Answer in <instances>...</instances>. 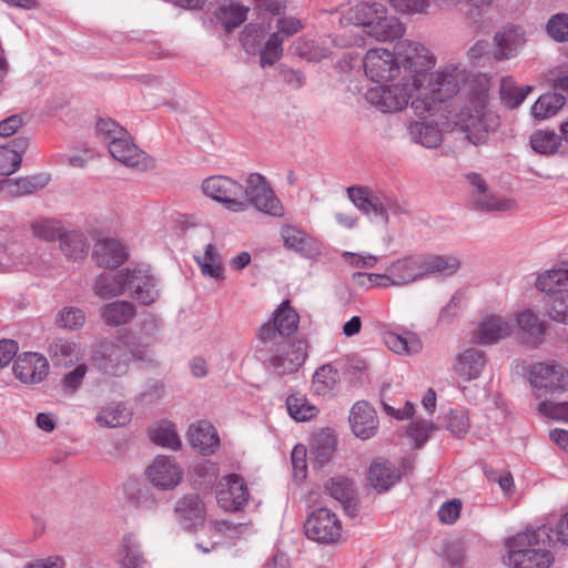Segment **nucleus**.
I'll use <instances>...</instances> for the list:
<instances>
[{
  "label": "nucleus",
  "instance_id": "412c9836",
  "mask_svg": "<svg viewBox=\"0 0 568 568\" xmlns=\"http://www.w3.org/2000/svg\"><path fill=\"white\" fill-rule=\"evenodd\" d=\"M349 424L354 435L363 440L375 436L378 417L374 407L365 402H356L349 413Z\"/></svg>",
  "mask_w": 568,
  "mask_h": 568
},
{
  "label": "nucleus",
  "instance_id": "4468645a",
  "mask_svg": "<svg viewBox=\"0 0 568 568\" xmlns=\"http://www.w3.org/2000/svg\"><path fill=\"white\" fill-rule=\"evenodd\" d=\"M12 369L14 377L21 383L36 385L45 379L50 366L44 355L37 352H24L17 356Z\"/></svg>",
  "mask_w": 568,
  "mask_h": 568
},
{
  "label": "nucleus",
  "instance_id": "f8f14e48",
  "mask_svg": "<svg viewBox=\"0 0 568 568\" xmlns=\"http://www.w3.org/2000/svg\"><path fill=\"white\" fill-rule=\"evenodd\" d=\"M298 322V313L291 306L290 301H284L273 312L272 318L260 327L257 337L266 343L273 341L276 334L290 336L296 332Z\"/></svg>",
  "mask_w": 568,
  "mask_h": 568
},
{
  "label": "nucleus",
  "instance_id": "69168bd1",
  "mask_svg": "<svg viewBox=\"0 0 568 568\" xmlns=\"http://www.w3.org/2000/svg\"><path fill=\"white\" fill-rule=\"evenodd\" d=\"M446 428L453 436L463 437L469 429L468 415L464 410H450L446 419Z\"/></svg>",
  "mask_w": 568,
  "mask_h": 568
},
{
  "label": "nucleus",
  "instance_id": "7c9ffc66",
  "mask_svg": "<svg viewBox=\"0 0 568 568\" xmlns=\"http://www.w3.org/2000/svg\"><path fill=\"white\" fill-rule=\"evenodd\" d=\"M49 183L47 175H33L17 179H6L0 183V191L11 197L30 195L42 190Z\"/></svg>",
  "mask_w": 568,
  "mask_h": 568
},
{
  "label": "nucleus",
  "instance_id": "a18cd8bd",
  "mask_svg": "<svg viewBox=\"0 0 568 568\" xmlns=\"http://www.w3.org/2000/svg\"><path fill=\"white\" fill-rule=\"evenodd\" d=\"M566 103V97L560 93L540 95L531 108V114L537 120L554 116Z\"/></svg>",
  "mask_w": 568,
  "mask_h": 568
},
{
  "label": "nucleus",
  "instance_id": "c9c22d12",
  "mask_svg": "<svg viewBox=\"0 0 568 568\" xmlns=\"http://www.w3.org/2000/svg\"><path fill=\"white\" fill-rule=\"evenodd\" d=\"M338 383V371L333 365L325 364L315 371L312 379V389L317 396L328 397L335 393Z\"/></svg>",
  "mask_w": 568,
  "mask_h": 568
},
{
  "label": "nucleus",
  "instance_id": "f704fd0d",
  "mask_svg": "<svg viewBox=\"0 0 568 568\" xmlns=\"http://www.w3.org/2000/svg\"><path fill=\"white\" fill-rule=\"evenodd\" d=\"M135 315V306L128 301L111 302L101 308L102 320L106 325L113 327L128 324Z\"/></svg>",
  "mask_w": 568,
  "mask_h": 568
},
{
  "label": "nucleus",
  "instance_id": "aec40b11",
  "mask_svg": "<svg viewBox=\"0 0 568 568\" xmlns=\"http://www.w3.org/2000/svg\"><path fill=\"white\" fill-rule=\"evenodd\" d=\"M347 196L363 214L383 223L388 222L386 206L381 197L368 187L351 186L347 189Z\"/></svg>",
  "mask_w": 568,
  "mask_h": 568
},
{
  "label": "nucleus",
  "instance_id": "6e6d98bb",
  "mask_svg": "<svg viewBox=\"0 0 568 568\" xmlns=\"http://www.w3.org/2000/svg\"><path fill=\"white\" fill-rule=\"evenodd\" d=\"M57 325L64 329L77 331L84 326L85 314L81 308L68 306L59 311Z\"/></svg>",
  "mask_w": 568,
  "mask_h": 568
},
{
  "label": "nucleus",
  "instance_id": "f3484780",
  "mask_svg": "<svg viewBox=\"0 0 568 568\" xmlns=\"http://www.w3.org/2000/svg\"><path fill=\"white\" fill-rule=\"evenodd\" d=\"M109 151L116 161L129 168L146 171L154 166L153 159L131 141L129 133L110 141Z\"/></svg>",
  "mask_w": 568,
  "mask_h": 568
},
{
  "label": "nucleus",
  "instance_id": "c85d7f7f",
  "mask_svg": "<svg viewBox=\"0 0 568 568\" xmlns=\"http://www.w3.org/2000/svg\"><path fill=\"white\" fill-rule=\"evenodd\" d=\"M132 270L119 272L114 276L100 275L93 285V291L101 298H111L123 295L130 290Z\"/></svg>",
  "mask_w": 568,
  "mask_h": 568
},
{
  "label": "nucleus",
  "instance_id": "c03bdc74",
  "mask_svg": "<svg viewBox=\"0 0 568 568\" xmlns=\"http://www.w3.org/2000/svg\"><path fill=\"white\" fill-rule=\"evenodd\" d=\"M195 261L204 276L215 280L223 278L222 258L214 245L207 244L203 254L195 256Z\"/></svg>",
  "mask_w": 568,
  "mask_h": 568
},
{
  "label": "nucleus",
  "instance_id": "a19ab883",
  "mask_svg": "<svg viewBox=\"0 0 568 568\" xmlns=\"http://www.w3.org/2000/svg\"><path fill=\"white\" fill-rule=\"evenodd\" d=\"M408 130L412 140L426 148H436L443 140L442 131L434 122H414Z\"/></svg>",
  "mask_w": 568,
  "mask_h": 568
},
{
  "label": "nucleus",
  "instance_id": "2f4dec72",
  "mask_svg": "<svg viewBox=\"0 0 568 568\" xmlns=\"http://www.w3.org/2000/svg\"><path fill=\"white\" fill-rule=\"evenodd\" d=\"M400 479V473L388 460L376 458L368 473L371 485L378 491H386Z\"/></svg>",
  "mask_w": 568,
  "mask_h": 568
},
{
  "label": "nucleus",
  "instance_id": "4d7b16f0",
  "mask_svg": "<svg viewBox=\"0 0 568 568\" xmlns=\"http://www.w3.org/2000/svg\"><path fill=\"white\" fill-rule=\"evenodd\" d=\"M283 38L280 36V33H272L267 41L265 42V45L263 50L261 51V65L262 68L271 67L275 64L283 54Z\"/></svg>",
  "mask_w": 568,
  "mask_h": 568
},
{
  "label": "nucleus",
  "instance_id": "de8ad7c7",
  "mask_svg": "<svg viewBox=\"0 0 568 568\" xmlns=\"http://www.w3.org/2000/svg\"><path fill=\"white\" fill-rule=\"evenodd\" d=\"M336 448V438L327 432L314 436L310 454L320 466L326 464L333 456Z\"/></svg>",
  "mask_w": 568,
  "mask_h": 568
},
{
  "label": "nucleus",
  "instance_id": "79ce46f5",
  "mask_svg": "<svg viewBox=\"0 0 568 568\" xmlns=\"http://www.w3.org/2000/svg\"><path fill=\"white\" fill-rule=\"evenodd\" d=\"M384 342L392 352L399 355L417 354L423 347L420 338L413 333L399 335L389 332L385 334Z\"/></svg>",
  "mask_w": 568,
  "mask_h": 568
},
{
  "label": "nucleus",
  "instance_id": "8fccbe9b",
  "mask_svg": "<svg viewBox=\"0 0 568 568\" xmlns=\"http://www.w3.org/2000/svg\"><path fill=\"white\" fill-rule=\"evenodd\" d=\"M530 85L517 87L510 77L504 78L500 83V99L509 109L519 106L531 92Z\"/></svg>",
  "mask_w": 568,
  "mask_h": 568
},
{
  "label": "nucleus",
  "instance_id": "cd10ccee",
  "mask_svg": "<svg viewBox=\"0 0 568 568\" xmlns=\"http://www.w3.org/2000/svg\"><path fill=\"white\" fill-rule=\"evenodd\" d=\"M130 282L129 291L140 303L150 305L159 298L160 291L156 280L148 271L133 268Z\"/></svg>",
  "mask_w": 568,
  "mask_h": 568
},
{
  "label": "nucleus",
  "instance_id": "6ab92c4d",
  "mask_svg": "<svg viewBox=\"0 0 568 568\" xmlns=\"http://www.w3.org/2000/svg\"><path fill=\"white\" fill-rule=\"evenodd\" d=\"M466 179L474 187L473 201L475 205L484 211L506 212L516 209L517 203L511 199H498L489 193L486 181L478 173H469Z\"/></svg>",
  "mask_w": 568,
  "mask_h": 568
},
{
  "label": "nucleus",
  "instance_id": "338daca9",
  "mask_svg": "<svg viewBox=\"0 0 568 568\" xmlns=\"http://www.w3.org/2000/svg\"><path fill=\"white\" fill-rule=\"evenodd\" d=\"M281 237L286 248L301 251L305 246L307 235L296 226L284 225L281 229Z\"/></svg>",
  "mask_w": 568,
  "mask_h": 568
},
{
  "label": "nucleus",
  "instance_id": "e433bc0d",
  "mask_svg": "<svg viewBox=\"0 0 568 568\" xmlns=\"http://www.w3.org/2000/svg\"><path fill=\"white\" fill-rule=\"evenodd\" d=\"M120 568H145L146 560L133 534L125 535L119 550Z\"/></svg>",
  "mask_w": 568,
  "mask_h": 568
},
{
  "label": "nucleus",
  "instance_id": "9d476101",
  "mask_svg": "<svg viewBox=\"0 0 568 568\" xmlns=\"http://www.w3.org/2000/svg\"><path fill=\"white\" fill-rule=\"evenodd\" d=\"M304 531L310 540L322 545H333L344 540L342 521L328 508L312 511L305 520Z\"/></svg>",
  "mask_w": 568,
  "mask_h": 568
},
{
  "label": "nucleus",
  "instance_id": "f03ea898",
  "mask_svg": "<svg viewBox=\"0 0 568 568\" xmlns=\"http://www.w3.org/2000/svg\"><path fill=\"white\" fill-rule=\"evenodd\" d=\"M467 80L466 69L455 63H448L435 72H429L412 101L415 114L420 118L435 114L444 103L457 95L462 84Z\"/></svg>",
  "mask_w": 568,
  "mask_h": 568
},
{
  "label": "nucleus",
  "instance_id": "e2e57ef3",
  "mask_svg": "<svg viewBox=\"0 0 568 568\" xmlns=\"http://www.w3.org/2000/svg\"><path fill=\"white\" fill-rule=\"evenodd\" d=\"M547 33L557 42L568 41V14L557 13L552 16L546 26Z\"/></svg>",
  "mask_w": 568,
  "mask_h": 568
},
{
  "label": "nucleus",
  "instance_id": "49530a36",
  "mask_svg": "<svg viewBox=\"0 0 568 568\" xmlns=\"http://www.w3.org/2000/svg\"><path fill=\"white\" fill-rule=\"evenodd\" d=\"M30 230L36 239L45 242L61 240L65 230L61 221L55 219H38L30 224Z\"/></svg>",
  "mask_w": 568,
  "mask_h": 568
},
{
  "label": "nucleus",
  "instance_id": "603ef678",
  "mask_svg": "<svg viewBox=\"0 0 568 568\" xmlns=\"http://www.w3.org/2000/svg\"><path fill=\"white\" fill-rule=\"evenodd\" d=\"M248 9L237 3L221 7L216 12L217 21L226 31L237 28L246 20Z\"/></svg>",
  "mask_w": 568,
  "mask_h": 568
},
{
  "label": "nucleus",
  "instance_id": "6e6552de",
  "mask_svg": "<svg viewBox=\"0 0 568 568\" xmlns=\"http://www.w3.org/2000/svg\"><path fill=\"white\" fill-rule=\"evenodd\" d=\"M416 88L409 82L400 81L392 84L369 88L365 93L366 101L384 113H394L407 108L416 97Z\"/></svg>",
  "mask_w": 568,
  "mask_h": 568
},
{
  "label": "nucleus",
  "instance_id": "9b49d317",
  "mask_svg": "<svg viewBox=\"0 0 568 568\" xmlns=\"http://www.w3.org/2000/svg\"><path fill=\"white\" fill-rule=\"evenodd\" d=\"M202 191L207 197L223 204L229 211L245 212L242 184L226 175H212L204 179Z\"/></svg>",
  "mask_w": 568,
  "mask_h": 568
},
{
  "label": "nucleus",
  "instance_id": "72a5a7b5",
  "mask_svg": "<svg viewBox=\"0 0 568 568\" xmlns=\"http://www.w3.org/2000/svg\"><path fill=\"white\" fill-rule=\"evenodd\" d=\"M48 353L54 365L68 366L83 357L77 343L63 337L54 338L48 347Z\"/></svg>",
  "mask_w": 568,
  "mask_h": 568
},
{
  "label": "nucleus",
  "instance_id": "0e129e2a",
  "mask_svg": "<svg viewBox=\"0 0 568 568\" xmlns=\"http://www.w3.org/2000/svg\"><path fill=\"white\" fill-rule=\"evenodd\" d=\"M537 410L547 418L568 423V402L541 400Z\"/></svg>",
  "mask_w": 568,
  "mask_h": 568
},
{
  "label": "nucleus",
  "instance_id": "680f3d73",
  "mask_svg": "<svg viewBox=\"0 0 568 568\" xmlns=\"http://www.w3.org/2000/svg\"><path fill=\"white\" fill-rule=\"evenodd\" d=\"M400 14H425L430 7V0H386Z\"/></svg>",
  "mask_w": 568,
  "mask_h": 568
},
{
  "label": "nucleus",
  "instance_id": "f257e3e1",
  "mask_svg": "<svg viewBox=\"0 0 568 568\" xmlns=\"http://www.w3.org/2000/svg\"><path fill=\"white\" fill-rule=\"evenodd\" d=\"M491 88L490 78L485 74L475 77L470 84L469 100L453 118L458 130L474 145L484 144L489 132L498 126L497 116L487 108Z\"/></svg>",
  "mask_w": 568,
  "mask_h": 568
},
{
  "label": "nucleus",
  "instance_id": "1a4fd4ad",
  "mask_svg": "<svg viewBox=\"0 0 568 568\" xmlns=\"http://www.w3.org/2000/svg\"><path fill=\"white\" fill-rule=\"evenodd\" d=\"M245 211L252 205L256 210L273 216H282L284 207L274 191L260 173H251L242 184Z\"/></svg>",
  "mask_w": 568,
  "mask_h": 568
},
{
  "label": "nucleus",
  "instance_id": "423d86ee",
  "mask_svg": "<svg viewBox=\"0 0 568 568\" xmlns=\"http://www.w3.org/2000/svg\"><path fill=\"white\" fill-rule=\"evenodd\" d=\"M400 78L416 89L425 83L429 71L436 65L434 53L420 42L404 40L396 47Z\"/></svg>",
  "mask_w": 568,
  "mask_h": 568
},
{
  "label": "nucleus",
  "instance_id": "0eeeda50",
  "mask_svg": "<svg viewBox=\"0 0 568 568\" xmlns=\"http://www.w3.org/2000/svg\"><path fill=\"white\" fill-rule=\"evenodd\" d=\"M529 383L538 399L568 392V368L556 361L537 362L529 368Z\"/></svg>",
  "mask_w": 568,
  "mask_h": 568
},
{
  "label": "nucleus",
  "instance_id": "a878e982",
  "mask_svg": "<svg viewBox=\"0 0 568 568\" xmlns=\"http://www.w3.org/2000/svg\"><path fill=\"white\" fill-rule=\"evenodd\" d=\"M93 258L101 267L116 268L128 260V253L118 240L102 239L94 245Z\"/></svg>",
  "mask_w": 568,
  "mask_h": 568
},
{
  "label": "nucleus",
  "instance_id": "3c124183",
  "mask_svg": "<svg viewBox=\"0 0 568 568\" xmlns=\"http://www.w3.org/2000/svg\"><path fill=\"white\" fill-rule=\"evenodd\" d=\"M60 247L68 258L79 260L85 256L89 245L82 233L77 231H65L64 235L60 240Z\"/></svg>",
  "mask_w": 568,
  "mask_h": 568
},
{
  "label": "nucleus",
  "instance_id": "ea45409f",
  "mask_svg": "<svg viewBox=\"0 0 568 568\" xmlns=\"http://www.w3.org/2000/svg\"><path fill=\"white\" fill-rule=\"evenodd\" d=\"M131 420V412L122 403H111L102 407L95 417V422L102 427H121Z\"/></svg>",
  "mask_w": 568,
  "mask_h": 568
},
{
  "label": "nucleus",
  "instance_id": "dca6fc26",
  "mask_svg": "<svg viewBox=\"0 0 568 568\" xmlns=\"http://www.w3.org/2000/svg\"><path fill=\"white\" fill-rule=\"evenodd\" d=\"M216 499L219 506L226 511L241 510L248 500L244 479L236 474L224 476L219 481Z\"/></svg>",
  "mask_w": 568,
  "mask_h": 568
},
{
  "label": "nucleus",
  "instance_id": "39448f33",
  "mask_svg": "<svg viewBox=\"0 0 568 568\" xmlns=\"http://www.w3.org/2000/svg\"><path fill=\"white\" fill-rule=\"evenodd\" d=\"M130 334L118 336L115 342H105L98 346L92 355V364L111 376H122L134 359H143L144 347L133 346Z\"/></svg>",
  "mask_w": 568,
  "mask_h": 568
},
{
  "label": "nucleus",
  "instance_id": "bf43d9fd",
  "mask_svg": "<svg viewBox=\"0 0 568 568\" xmlns=\"http://www.w3.org/2000/svg\"><path fill=\"white\" fill-rule=\"evenodd\" d=\"M549 315L554 321L568 324V290H558L550 297Z\"/></svg>",
  "mask_w": 568,
  "mask_h": 568
},
{
  "label": "nucleus",
  "instance_id": "bb28decb",
  "mask_svg": "<svg viewBox=\"0 0 568 568\" xmlns=\"http://www.w3.org/2000/svg\"><path fill=\"white\" fill-rule=\"evenodd\" d=\"M189 442L204 455L213 454L220 446V437L213 425L205 420L193 423L187 432Z\"/></svg>",
  "mask_w": 568,
  "mask_h": 568
},
{
  "label": "nucleus",
  "instance_id": "b1692460",
  "mask_svg": "<svg viewBox=\"0 0 568 568\" xmlns=\"http://www.w3.org/2000/svg\"><path fill=\"white\" fill-rule=\"evenodd\" d=\"M420 280L430 275L450 276L459 266V260L454 255H439L432 253L418 254Z\"/></svg>",
  "mask_w": 568,
  "mask_h": 568
},
{
  "label": "nucleus",
  "instance_id": "09e8293b",
  "mask_svg": "<svg viewBox=\"0 0 568 568\" xmlns=\"http://www.w3.org/2000/svg\"><path fill=\"white\" fill-rule=\"evenodd\" d=\"M288 415L296 422L310 420L318 414V408L312 405L304 395L291 394L286 398Z\"/></svg>",
  "mask_w": 568,
  "mask_h": 568
},
{
  "label": "nucleus",
  "instance_id": "2eb2a0df",
  "mask_svg": "<svg viewBox=\"0 0 568 568\" xmlns=\"http://www.w3.org/2000/svg\"><path fill=\"white\" fill-rule=\"evenodd\" d=\"M307 357V343L301 339L283 345L268 358V365L278 375L297 372Z\"/></svg>",
  "mask_w": 568,
  "mask_h": 568
},
{
  "label": "nucleus",
  "instance_id": "4c0bfd02",
  "mask_svg": "<svg viewBox=\"0 0 568 568\" xmlns=\"http://www.w3.org/2000/svg\"><path fill=\"white\" fill-rule=\"evenodd\" d=\"M14 149L0 146V175H10L21 165L22 153L29 145L27 138H17L13 140Z\"/></svg>",
  "mask_w": 568,
  "mask_h": 568
},
{
  "label": "nucleus",
  "instance_id": "393cba45",
  "mask_svg": "<svg viewBox=\"0 0 568 568\" xmlns=\"http://www.w3.org/2000/svg\"><path fill=\"white\" fill-rule=\"evenodd\" d=\"M392 286H403L420 280L418 254L393 261L387 267Z\"/></svg>",
  "mask_w": 568,
  "mask_h": 568
},
{
  "label": "nucleus",
  "instance_id": "4be33fe9",
  "mask_svg": "<svg viewBox=\"0 0 568 568\" xmlns=\"http://www.w3.org/2000/svg\"><path fill=\"white\" fill-rule=\"evenodd\" d=\"M494 58L498 61L515 58L526 43L524 31L519 27H507L497 32Z\"/></svg>",
  "mask_w": 568,
  "mask_h": 568
},
{
  "label": "nucleus",
  "instance_id": "5fc2aeb1",
  "mask_svg": "<svg viewBox=\"0 0 568 568\" xmlns=\"http://www.w3.org/2000/svg\"><path fill=\"white\" fill-rule=\"evenodd\" d=\"M561 138L552 131H536L530 136V145L540 154H552L560 145Z\"/></svg>",
  "mask_w": 568,
  "mask_h": 568
},
{
  "label": "nucleus",
  "instance_id": "a211bd4d",
  "mask_svg": "<svg viewBox=\"0 0 568 568\" xmlns=\"http://www.w3.org/2000/svg\"><path fill=\"white\" fill-rule=\"evenodd\" d=\"M183 470L174 459L156 457L146 469V477L159 489H173L182 480Z\"/></svg>",
  "mask_w": 568,
  "mask_h": 568
},
{
  "label": "nucleus",
  "instance_id": "ddd939ff",
  "mask_svg": "<svg viewBox=\"0 0 568 568\" xmlns=\"http://www.w3.org/2000/svg\"><path fill=\"white\" fill-rule=\"evenodd\" d=\"M365 74L375 82L395 79L400 73L397 55L385 48H374L364 58Z\"/></svg>",
  "mask_w": 568,
  "mask_h": 568
},
{
  "label": "nucleus",
  "instance_id": "37998d69",
  "mask_svg": "<svg viewBox=\"0 0 568 568\" xmlns=\"http://www.w3.org/2000/svg\"><path fill=\"white\" fill-rule=\"evenodd\" d=\"M517 325L524 334L526 343L537 345L542 341L546 326L531 311H524L517 315Z\"/></svg>",
  "mask_w": 568,
  "mask_h": 568
},
{
  "label": "nucleus",
  "instance_id": "473e14b6",
  "mask_svg": "<svg viewBox=\"0 0 568 568\" xmlns=\"http://www.w3.org/2000/svg\"><path fill=\"white\" fill-rule=\"evenodd\" d=\"M486 364L484 352L469 348L458 355L454 369L464 381H471L479 377Z\"/></svg>",
  "mask_w": 568,
  "mask_h": 568
},
{
  "label": "nucleus",
  "instance_id": "5701e85b",
  "mask_svg": "<svg viewBox=\"0 0 568 568\" xmlns=\"http://www.w3.org/2000/svg\"><path fill=\"white\" fill-rule=\"evenodd\" d=\"M513 332L511 324L499 315H487L475 331V339L484 345H490L508 337Z\"/></svg>",
  "mask_w": 568,
  "mask_h": 568
},
{
  "label": "nucleus",
  "instance_id": "7ed1b4c3",
  "mask_svg": "<svg viewBox=\"0 0 568 568\" xmlns=\"http://www.w3.org/2000/svg\"><path fill=\"white\" fill-rule=\"evenodd\" d=\"M341 26L361 28L364 34L376 42H393L400 39L405 24L381 2L362 1L342 12Z\"/></svg>",
  "mask_w": 568,
  "mask_h": 568
},
{
  "label": "nucleus",
  "instance_id": "58836bf2",
  "mask_svg": "<svg viewBox=\"0 0 568 568\" xmlns=\"http://www.w3.org/2000/svg\"><path fill=\"white\" fill-rule=\"evenodd\" d=\"M326 489L329 495L338 500L349 513L351 516H355L357 513L356 504L354 503V487L353 483L346 478H332L326 484Z\"/></svg>",
  "mask_w": 568,
  "mask_h": 568
},
{
  "label": "nucleus",
  "instance_id": "13d9d810",
  "mask_svg": "<svg viewBox=\"0 0 568 568\" xmlns=\"http://www.w3.org/2000/svg\"><path fill=\"white\" fill-rule=\"evenodd\" d=\"M564 268L549 270L540 274L536 280V286L542 292H557V287L567 285Z\"/></svg>",
  "mask_w": 568,
  "mask_h": 568
},
{
  "label": "nucleus",
  "instance_id": "774afa93",
  "mask_svg": "<svg viewBox=\"0 0 568 568\" xmlns=\"http://www.w3.org/2000/svg\"><path fill=\"white\" fill-rule=\"evenodd\" d=\"M97 132L105 141H108V143H110V141H114L115 139H119L121 136L128 135V131L110 118L100 119L97 122Z\"/></svg>",
  "mask_w": 568,
  "mask_h": 568
},
{
  "label": "nucleus",
  "instance_id": "052dcab7",
  "mask_svg": "<svg viewBox=\"0 0 568 568\" xmlns=\"http://www.w3.org/2000/svg\"><path fill=\"white\" fill-rule=\"evenodd\" d=\"M352 281L354 284L365 290L373 287H392L387 272L384 274L357 272L352 275Z\"/></svg>",
  "mask_w": 568,
  "mask_h": 568
},
{
  "label": "nucleus",
  "instance_id": "20e7f679",
  "mask_svg": "<svg viewBox=\"0 0 568 568\" xmlns=\"http://www.w3.org/2000/svg\"><path fill=\"white\" fill-rule=\"evenodd\" d=\"M549 530L542 526L509 538L506 541L505 564L514 568H548L554 561V556L546 549V546L554 545Z\"/></svg>",
  "mask_w": 568,
  "mask_h": 568
},
{
  "label": "nucleus",
  "instance_id": "864d4df0",
  "mask_svg": "<svg viewBox=\"0 0 568 568\" xmlns=\"http://www.w3.org/2000/svg\"><path fill=\"white\" fill-rule=\"evenodd\" d=\"M150 437L154 444L166 448L179 449L181 446L174 425L169 422H162L154 426L150 430Z\"/></svg>",
  "mask_w": 568,
  "mask_h": 568
},
{
  "label": "nucleus",
  "instance_id": "c756f323",
  "mask_svg": "<svg viewBox=\"0 0 568 568\" xmlns=\"http://www.w3.org/2000/svg\"><path fill=\"white\" fill-rule=\"evenodd\" d=\"M175 514L185 528H193L204 523L205 505L197 495H187L176 503Z\"/></svg>",
  "mask_w": 568,
  "mask_h": 568
}]
</instances>
